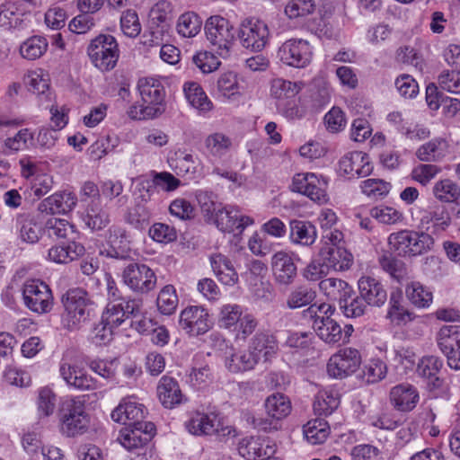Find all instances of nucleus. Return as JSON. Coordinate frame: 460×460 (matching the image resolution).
<instances>
[{
    "label": "nucleus",
    "mask_w": 460,
    "mask_h": 460,
    "mask_svg": "<svg viewBox=\"0 0 460 460\" xmlns=\"http://www.w3.org/2000/svg\"><path fill=\"white\" fill-rule=\"evenodd\" d=\"M405 293L410 302L419 308L429 307L432 303V292L420 282L413 281L406 286Z\"/></svg>",
    "instance_id": "nucleus-47"
},
{
    "label": "nucleus",
    "mask_w": 460,
    "mask_h": 460,
    "mask_svg": "<svg viewBox=\"0 0 460 460\" xmlns=\"http://www.w3.org/2000/svg\"><path fill=\"white\" fill-rule=\"evenodd\" d=\"M271 268L275 281L281 286L291 285L297 276V268L292 256L283 251L272 256Z\"/></svg>",
    "instance_id": "nucleus-20"
},
{
    "label": "nucleus",
    "mask_w": 460,
    "mask_h": 460,
    "mask_svg": "<svg viewBox=\"0 0 460 460\" xmlns=\"http://www.w3.org/2000/svg\"><path fill=\"white\" fill-rule=\"evenodd\" d=\"M278 57L288 66L305 67L311 61L312 50L306 40L291 39L279 47Z\"/></svg>",
    "instance_id": "nucleus-14"
},
{
    "label": "nucleus",
    "mask_w": 460,
    "mask_h": 460,
    "mask_svg": "<svg viewBox=\"0 0 460 460\" xmlns=\"http://www.w3.org/2000/svg\"><path fill=\"white\" fill-rule=\"evenodd\" d=\"M59 374L67 385L75 389L94 390L99 387L98 382L95 379L65 358L59 363Z\"/></svg>",
    "instance_id": "nucleus-17"
},
{
    "label": "nucleus",
    "mask_w": 460,
    "mask_h": 460,
    "mask_svg": "<svg viewBox=\"0 0 460 460\" xmlns=\"http://www.w3.org/2000/svg\"><path fill=\"white\" fill-rule=\"evenodd\" d=\"M56 399L57 396L50 387H41L39 390L37 400L39 414L43 417L50 416L56 407Z\"/></svg>",
    "instance_id": "nucleus-58"
},
{
    "label": "nucleus",
    "mask_w": 460,
    "mask_h": 460,
    "mask_svg": "<svg viewBox=\"0 0 460 460\" xmlns=\"http://www.w3.org/2000/svg\"><path fill=\"white\" fill-rule=\"evenodd\" d=\"M49 75L42 69L31 71L26 76V84L31 92L43 94L49 89Z\"/></svg>",
    "instance_id": "nucleus-61"
},
{
    "label": "nucleus",
    "mask_w": 460,
    "mask_h": 460,
    "mask_svg": "<svg viewBox=\"0 0 460 460\" xmlns=\"http://www.w3.org/2000/svg\"><path fill=\"white\" fill-rule=\"evenodd\" d=\"M314 10V0H291L285 7V13L289 19H296L311 14Z\"/></svg>",
    "instance_id": "nucleus-59"
},
{
    "label": "nucleus",
    "mask_w": 460,
    "mask_h": 460,
    "mask_svg": "<svg viewBox=\"0 0 460 460\" xmlns=\"http://www.w3.org/2000/svg\"><path fill=\"white\" fill-rule=\"evenodd\" d=\"M205 34L213 52L224 58L229 56L234 32L227 19L219 15L209 17L205 23Z\"/></svg>",
    "instance_id": "nucleus-5"
},
{
    "label": "nucleus",
    "mask_w": 460,
    "mask_h": 460,
    "mask_svg": "<svg viewBox=\"0 0 460 460\" xmlns=\"http://www.w3.org/2000/svg\"><path fill=\"white\" fill-rule=\"evenodd\" d=\"M387 243L390 250L398 256L412 258L430 251L434 245V239L424 232L403 229L390 234Z\"/></svg>",
    "instance_id": "nucleus-2"
},
{
    "label": "nucleus",
    "mask_w": 460,
    "mask_h": 460,
    "mask_svg": "<svg viewBox=\"0 0 460 460\" xmlns=\"http://www.w3.org/2000/svg\"><path fill=\"white\" fill-rule=\"evenodd\" d=\"M332 314L323 315V320L316 323V334L327 344H336L342 340L343 332L341 325L331 318Z\"/></svg>",
    "instance_id": "nucleus-35"
},
{
    "label": "nucleus",
    "mask_w": 460,
    "mask_h": 460,
    "mask_svg": "<svg viewBox=\"0 0 460 460\" xmlns=\"http://www.w3.org/2000/svg\"><path fill=\"white\" fill-rule=\"evenodd\" d=\"M315 297L316 292L314 288L306 285H299L289 292L286 305L289 309H298L311 305Z\"/></svg>",
    "instance_id": "nucleus-43"
},
{
    "label": "nucleus",
    "mask_w": 460,
    "mask_h": 460,
    "mask_svg": "<svg viewBox=\"0 0 460 460\" xmlns=\"http://www.w3.org/2000/svg\"><path fill=\"white\" fill-rule=\"evenodd\" d=\"M212 322L207 309L201 306L191 305L181 311L180 326L190 336H199L212 328Z\"/></svg>",
    "instance_id": "nucleus-12"
},
{
    "label": "nucleus",
    "mask_w": 460,
    "mask_h": 460,
    "mask_svg": "<svg viewBox=\"0 0 460 460\" xmlns=\"http://www.w3.org/2000/svg\"><path fill=\"white\" fill-rule=\"evenodd\" d=\"M146 407L130 399H124L112 411L111 419L125 427L135 425H145L147 421H144L146 417Z\"/></svg>",
    "instance_id": "nucleus-19"
},
{
    "label": "nucleus",
    "mask_w": 460,
    "mask_h": 460,
    "mask_svg": "<svg viewBox=\"0 0 460 460\" xmlns=\"http://www.w3.org/2000/svg\"><path fill=\"white\" fill-rule=\"evenodd\" d=\"M437 340L443 354L451 353L456 348H460V332L458 327L454 325L441 327Z\"/></svg>",
    "instance_id": "nucleus-49"
},
{
    "label": "nucleus",
    "mask_w": 460,
    "mask_h": 460,
    "mask_svg": "<svg viewBox=\"0 0 460 460\" xmlns=\"http://www.w3.org/2000/svg\"><path fill=\"white\" fill-rule=\"evenodd\" d=\"M238 38L244 49L261 51L269 42L270 31L263 21L254 18L246 19L240 25Z\"/></svg>",
    "instance_id": "nucleus-9"
},
{
    "label": "nucleus",
    "mask_w": 460,
    "mask_h": 460,
    "mask_svg": "<svg viewBox=\"0 0 460 460\" xmlns=\"http://www.w3.org/2000/svg\"><path fill=\"white\" fill-rule=\"evenodd\" d=\"M372 170L369 158L363 152L348 153L339 161V172L349 178L366 177L371 173Z\"/></svg>",
    "instance_id": "nucleus-18"
},
{
    "label": "nucleus",
    "mask_w": 460,
    "mask_h": 460,
    "mask_svg": "<svg viewBox=\"0 0 460 460\" xmlns=\"http://www.w3.org/2000/svg\"><path fill=\"white\" fill-rule=\"evenodd\" d=\"M387 317L396 325H405L414 319V314L402 305V295L392 293Z\"/></svg>",
    "instance_id": "nucleus-42"
},
{
    "label": "nucleus",
    "mask_w": 460,
    "mask_h": 460,
    "mask_svg": "<svg viewBox=\"0 0 460 460\" xmlns=\"http://www.w3.org/2000/svg\"><path fill=\"white\" fill-rule=\"evenodd\" d=\"M60 430L66 437H75L87 431L90 416L84 401L74 397L63 402L59 410Z\"/></svg>",
    "instance_id": "nucleus-3"
},
{
    "label": "nucleus",
    "mask_w": 460,
    "mask_h": 460,
    "mask_svg": "<svg viewBox=\"0 0 460 460\" xmlns=\"http://www.w3.org/2000/svg\"><path fill=\"white\" fill-rule=\"evenodd\" d=\"M210 263L219 281L226 286H234L238 281V274L231 261L221 253L210 256Z\"/></svg>",
    "instance_id": "nucleus-32"
},
{
    "label": "nucleus",
    "mask_w": 460,
    "mask_h": 460,
    "mask_svg": "<svg viewBox=\"0 0 460 460\" xmlns=\"http://www.w3.org/2000/svg\"><path fill=\"white\" fill-rule=\"evenodd\" d=\"M257 365L254 356L251 354L249 349L241 350L234 347L227 349L225 358V367L231 373H243L254 368Z\"/></svg>",
    "instance_id": "nucleus-31"
},
{
    "label": "nucleus",
    "mask_w": 460,
    "mask_h": 460,
    "mask_svg": "<svg viewBox=\"0 0 460 460\" xmlns=\"http://www.w3.org/2000/svg\"><path fill=\"white\" fill-rule=\"evenodd\" d=\"M157 396L162 405L167 409H172L184 401L178 382L168 376H164L158 382Z\"/></svg>",
    "instance_id": "nucleus-25"
},
{
    "label": "nucleus",
    "mask_w": 460,
    "mask_h": 460,
    "mask_svg": "<svg viewBox=\"0 0 460 460\" xmlns=\"http://www.w3.org/2000/svg\"><path fill=\"white\" fill-rule=\"evenodd\" d=\"M422 225H432L433 233L443 232L451 225L452 218L448 209L443 205H434L426 209L421 217Z\"/></svg>",
    "instance_id": "nucleus-33"
},
{
    "label": "nucleus",
    "mask_w": 460,
    "mask_h": 460,
    "mask_svg": "<svg viewBox=\"0 0 460 460\" xmlns=\"http://www.w3.org/2000/svg\"><path fill=\"white\" fill-rule=\"evenodd\" d=\"M301 90L297 83L282 78L274 79L270 86V93L276 99H290L295 97Z\"/></svg>",
    "instance_id": "nucleus-54"
},
{
    "label": "nucleus",
    "mask_w": 460,
    "mask_h": 460,
    "mask_svg": "<svg viewBox=\"0 0 460 460\" xmlns=\"http://www.w3.org/2000/svg\"><path fill=\"white\" fill-rule=\"evenodd\" d=\"M432 194L440 202H456L460 198V186L451 179H442L433 185Z\"/></svg>",
    "instance_id": "nucleus-40"
},
{
    "label": "nucleus",
    "mask_w": 460,
    "mask_h": 460,
    "mask_svg": "<svg viewBox=\"0 0 460 460\" xmlns=\"http://www.w3.org/2000/svg\"><path fill=\"white\" fill-rule=\"evenodd\" d=\"M84 254V247L74 241L55 244L48 251V260L58 264H67Z\"/></svg>",
    "instance_id": "nucleus-30"
},
{
    "label": "nucleus",
    "mask_w": 460,
    "mask_h": 460,
    "mask_svg": "<svg viewBox=\"0 0 460 460\" xmlns=\"http://www.w3.org/2000/svg\"><path fill=\"white\" fill-rule=\"evenodd\" d=\"M201 25L202 22L195 13H184L178 19L177 31L182 37L192 38L199 32Z\"/></svg>",
    "instance_id": "nucleus-50"
},
{
    "label": "nucleus",
    "mask_w": 460,
    "mask_h": 460,
    "mask_svg": "<svg viewBox=\"0 0 460 460\" xmlns=\"http://www.w3.org/2000/svg\"><path fill=\"white\" fill-rule=\"evenodd\" d=\"M362 192L369 198L378 199L390 190V184L380 179H367L361 182Z\"/></svg>",
    "instance_id": "nucleus-62"
},
{
    "label": "nucleus",
    "mask_w": 460,
    "mask_h": 460,
    "mask_svg": "<svg viewBox=\"0 0 460 460\" xmlns=\"http://www.w3.org/2000/svg\"><path fill=\"white\" fill-rule=\"evenodd\" d=\"M248 349L258 364L261 359L270 360L277 354L279 346L274 335L258 332L251 340Z\"/></svg>",
    "instance_id": "nucleus-24"
},
{
    "label": "nucleus",
    "mask_w": 460,
    "mask_h": 460,
    "mask_svg": "<svg viewBox=\"0 0 460 460\" xmlns=\"http://www.w3.org/2000/svg\"><path fill=\"white\" fill-rule=\"evenodd\" d=\"M183 91L189 103L200 112L209 111L213 108L211 101L199 84L187 82L184 84Z\"/></svg>",
    "instance_id": "nucleus-38"
},
{
    "label": "nucleus",
    "mask_w": 460,
    "mask_h": 460,
    "mask_svg": "<svg viewBox=\"0 0 460 460\" xmlns=\"http://www.w3.org/2000/svg\"><path fill=\"white\" fill-rule=\"evenodd\" d=\"M204 146L208 155L220 158L232 147V140L224 133L215 132L205 138Z\"/></svg>",
    "instance_id": "nucleus-44"
},
{
    "label": "nucleus",
    "mask_w": 460,
    "mask_h": 460,
    "mask_svg": "<svg viewBox=\"0 0 460 460\" xmlns=\"http://www.w3.org/2000/svg\"><path fill=\"white\" fill-rule=\"evenodd\" d=\"M340 404V398L332 392H320L314 402V411L318 415H330Z\"/></svg>",
    "instance_id": "nucleus-52"
},
{
    "label": "nucleus",
    "mask_w": 460,
    "mask_h": 460,
    "mask_svg": "<svg viewBox=\"0 0 460 460\" xmlns=\"http://www.w3.org/2000/svg\"><path fill=\"white\" fill-rule=\"evenodd\" d=\"M92 65L102 72L112 70L119 60V49L116 39L110 34H100L86 49Z\"/></svg>",
    "instance_id": "nucleus-4"
},
{
    "label": "nucleus",
    "mask_w": 460,
    "mask_h": 460,
    "mask_svg": "<svg viewBox=\"0 0 460 460\" xmlns=\"http://www.w3.org/2000/svg\"><path fill=\"white\" fill-rule=\"evenodd\" d=\"M155 425L146 422L145 425H135L123 428L119 431L118 441L128 450L142 448L155 435Z\"/></svg>",
    "instance_id": "nucleus-16"
},
{
    "label": "nucleus",
    "mask_w": 460,
    "mask_h": 460,
    "mask_svg": "<svg viewBox=\"0 0 460 460\" xmlns=\"http://www.w3.org/2000/svg\"><path fill=\"white\" fill-rule=\"evenodd\" d=\"M447 143L444 139H433L420 146L416 155L421 161H438L447 155Z\"/></svg>",
    "instance_id": "nucleus-45"
},
{
    "label": "nucleus",
    "mask_w": 460,
    "mask_h": 460,
    "mask_svg": "<svg viewBox=\"0 0 460 460\" xmlns=\"http://www.w3.org/2000/svg\"><path fill=\"white\" fill-rule=\"evenodd\" d=\"M360 364L359 351L353 348H344L330 358L327 373L332 377L342 379L355 373Z\"/></svg>",
    "instance_id": "nucleus-11"
},
{
    "label": "nucleus",
    "mask_w": 460,
    "mask_h": 460,
    "mask_svg": "<svg viewBox=\"0 0 460 460\" xmlns=\"http://www.w3.org/2000/svg\"><path fill=\"white\" fill-rule=\"evenodd\" d=\"M124 186L120 181L107 180L101 184V191L104 198L109 200L117 199L119 207L126 205L128 201V197L122 195Z\"/></svg>",
    "instance_id": "nucleus-56"
},
{
    "label": "nucleus",
    "mask_w": 460,
    "mask_h": 460,
    "mask_svg": "<svg viewBox=\"0 0 460 460\" xmlns=\"http://www.w3.org/2000/svg\"><path fill=\"white\" fill-rule=\"evenodd\" d=\"M85 225L92 230H102L110 223V217L98 200H90L84 217Z\"/></svg>",
    "instance_id": "nucleus-37"
},
{
    "label": "nucleus",
    "mask_w": 460,
    "mask_h": 460,
    "mask_svg": "<svg viewBox=\"0 0 460 460\" xmlns=\"http://www.w3.org/2000/svg\"><path fill=\"white\" fill-rule=\"evenodd\" d=\"M101 321L113 329L120 326L126 321L122 302H110L102 314Z\"/></svg>",
    "instance_id": "nucleus-57"
},
{
    "label": "nucleus",
    "mask_w": 460,
    "mask_h": 460,
    "mask_svg": "<svg viewBox=\"0 0 460 460\" xmlns=\"http://www.w3.org/2000/svg\"><path fill=\"white\" fill-rule=\"evenodd\" d=\"M181 184V181L167 172L155 173L153 181L146 180L138 183V190L141 192L140 198L144 202H147L154 192L155 187H159L165 191H172Z\"/></svg>",
    "instance_id": "nucleus-26"
},
{
    "label": "nucleus",
    "mask_w": 460,
    "mask_h": 460,
    "mask_svg": "<svg viewBox=\"0 0 460 460\" xmlns=\"http://www.w3.org/2000/svg\"><path fill=\"white\" fill-rule=\"evenodd\" d=\"M330 434V427L323 419L309 420L304 426V435L312 445L323 443Z\"/></svg>",
    "instance_id": "nucleus-46"
},
{
    "label": "nucleus",
    "mask_w": 460,
    "mask_h": 460,
    "mask_svg": "<svg viewBox=\"0 0 460 460\" xmlns=\"http://www.w3.org/2000/svg\"><path fill=\"white\" fill-rule=\"evenodd\" d=\"M329 270L343 271L349 270L353 263L352 254L344 247H329L324 245L319 252Z\"/></svg>",
    "instance_id": "nucleus-29"
},
{
    "label": "nucleus",
    "mask_w": 460,
    "mask_h": 460,
    "mask_svg": "<svg viewBox=\"0 0 460 460\" xmlns=\"http://www.w3.org/2000/svg\"><path fill=\"white\" fill-rule=\"evenodd\" d=\"M290 241L303 246H311L314 243L317 232L315 226L308 221L292 220L290 222Z\"/></svg>",
    "instance_id": "nucleus-34"
},
{
    "label": "nucleus",
    "mask_w": 460,
    "mask_h": 460,
    "mask_svg": "<svg viewBox=\"0 0 460 460\" xmlns=\"http://www.w3.org/2000/svg\"><path fill=\"white\" fill-rule=\"evenodd\" d=\"M77 204V197L70 191L56 192L44 199L38 207L42 213L66 214L75 208Z\"/></svg>",
    "instance_id": "nucleus-23"
},
{
    "label": "nucleus",
    "mask_w": 460,
    "mask_h": 460,
    "mask_svg": "<svg viewBox=\"0 0 460 460\" xmlns=\"http://www.w3.org/2000/svg\"><path fill=\"white\" fill-rule=\"evenodd\" d=\"M124 284L136 293H147L154 289L156 277L154 271L145 264L130 262L122 271Z\"/></svg>",
    "instance_id": "nucleus-10"
},
{
    "label": "nucleus",
    "mask_w": 460,
    "mask_h": 460,
    "mask_svg": "<svg viewBox=\"0 0 460 460\" xmlns=\"http://www.w3.org/2000/svg\"><path fill=\"white\" fill-rule=\"evenodd\" d=\"M340 308L346 317L356 318L365 314L367 306L362 297L352 294H348L339 302Z\"/></svg>",
    "instance_id": "nucleus-51"
},
{
    "label": "nucleus",
    "mask_w": 460,
    "mask_h": 460,
    "mask_svg": "<svg viewBox=\"0 0 460 460\" xmlns=\"http://www.w3.org/2000/svg\"><path fill=\"white\" fill-rule=\"evenodd\" d=\"M242 308L236 304H226L220 307L218 323L220 327L230 329L236 326L242 317Z\"/></svg>",
    "instance_id": "nucleus-55"
},
{
    "label": "nucleus",
    "mask_w": 460,
    "mask_h": 460,
    "mask_svg": "<svg viewBox=\"0 0 460 460\" xmlns=\"http://www.w3.org/2000/svg\"><path fill=\"white\" fill-rule=\"evenodd\" d=\"M358 286L359 295L366 305L380 307L386 302L387 292L379 280L364 276L358 279Z\"/></svg>",
    "instance_id": "nucleus-21"
},
{
    "label": "nucleus",
    "mask_w": 460,
    "mask_h": 460,
    "mask_svg": "<svg viewBox=\"0 0 460 460\" xmlns=\"http://www.w3.org/2000/svg\"><path fill=\"white\" fill-rule=\"evenodd\" d=\"M327 180L314 172H300L293 177L291 190L308 197L311 200L324 204L328 201Z\"/></svg>",
    "instance_id": "nucleus-8"
},
{
    "label": "nucleus",
    "mask_w": 460,
    "mask_h": 460,
    "mask_svg": "<svg viewBox=\"0 0 460 460\" xmlns=\"http://www.w3.org/2000/svg\"><path fill=\"white\" fill-rule=\"evenodd\" d=\"M213 220L220 231L234 234H242L254 222L252 217L242 215L239 208L232 206H222Z\"/></svg>",
    "instance_id": "nucleus-15"
},
{
    "label": "nucleus",
    "mask_w": 460,
    "mask_h": 460,
    "mask_svg": "<svg viewBox=\"0 0 460 460\" xmlns=\"http://www.w3.org/2000/svg\"><path fill=\"white\" fill-rule=\"evenodd\" d=\"M438 83L441 89L452 93H460V71L444 70L438 75Z\"/></svg>",
    "instance_id": "nucleus-64"
},
{
    "label": "nucleus",
    "mask_w": 460,
    "mask_h": 460,
    "mask_svg": "<svg viewBox=\"0 0 460 460\" xmlns=\"http://www.w3.org/2000/svg\"><path fill=\"white\" fill-rule=\"evenodd\" d=\"M150 217L149 209L144 205L137 204L128 212L126 222L137 229H143L148 226Z\"/></svg>",
    "instance_id": "nucleus-60"
},
{
    "label": "nucleus",
    "mask_w": 460,
    "mask_h": 460,
    "mask_svg": "<svg viewBox=\"0 0 460 460\" xmlns=\"http://www.w3.org/2000/svg\"><path fill=\"white\" fill-rule=\"evenodd\" d=\"M157 308L164 314H172L178 305V296L175 288L167 285L159 292L156 299Z\"/></svg>",
    "instance_id": "nucleus-53"
},
{
    "label": "nucleus",
    "mask_w": 460,
    "mask_h": 460,
    "mask_svg": "<svg viewBox=\"0 0 460 460\" xmlns=\"http://www.w3.org/2000/svg\"><path fill=\"white\" fill-rule=\"evenodd\" d=\"M49 43L42 36H32L20 46V54L23 58L35 60L40 58L48 49Z\"/></svg>",
    "instance_id": "nucleus-48"
},
{
    "label": "nucleus",
    "mask_w": 460,
    "mask_h": 460,
    "mask_svg": "<svg viewBox=\"0 0 460 460\" xmlns=\"http://www.w3.org/2000/svg\"><path fill=\"white\" fill-rule=\"evenodd\" d=\"M267 418L259 419L256 427L264 431L277 430L279 421L291 412V402L288 396L275 393L268 396L264 402Z\"/></svg>",
    "instance_id": "nucleus-7"
},
{
    "label": "nucleus",
    "mask_w": 460,
    "mask_h": 460,
    "mask_svg": "<svg viewBox=\"0 0 460 460\" xmlns=\"http://www.w3.org/2000/svg\"><path fill=\"white\" fill-rule=\"evenodd\" d=\"M43 231L49 237L57 239L72 240L75 235V226L67 220L58 217L49 218L44 224Z\"/></svg>",
    "instance_id": "nucleus-41"
},
{
    "label": "nucleus",
    "mask_w": 460,
    "mask_h": 460,
    "mask_svg": "<svg viewBox=\"0 0 460 460\" xmlns=\"http://www.w3.org/2000/svg\"><path fill=\"white\" fill-rule=\"evenodd\" d=\"M137 86L146 105L164 108L165 91L159 80L152 77L141 78L138 80Z\"/></svg>",
    "instance_id": "nucleus-28"
},
{
    "label": "nucleus",
    "mask_w": 460,
    "mask_h": 460,
    "mask_svg": "<svg viewBox=\"0 0 460 460\" xmlns=\"http://www.w3.org/2000/svg\"><path fill=\"white\" fill-rule=\"evenodd\" d=\"M390 402L400 411H411L419 402V393L413 385L401 384L391 389Z\"/></svg>",
    "instance_id": "nucleus-27"
},
{
    "label": "nucleus",
    "mask_w": 460,
    "mask_h": 460,
    "mask_svg": "<svg viewBox=\"0 0 460 460\" xmlns=\"http://www.w3.org/2000/svg\"><path fill=\"white\" fill-rule=\"evenodd\" d=\"M25 306L36 314H47L53 307V296L49 287L40 279H30L22 285Z\"/></svg>",
    "instance_id": "nucleus-6"
},
{
    "label": "nucleus",
    "mask_w": 460,
    "mask_h": 460,
    "mask_svg": "<svg viewBox=\"0 0 460 460\" xmlns=\"http://www.w3.org/2000/svg\"><path fill=\"white\" fill-rule=\"evenodd\" d=\"M185 427L190 434L195 436L216 435L222 438L230 435L232 431L230 427H220V422L216 415L199 411L191 415L186 421Z\"/></svg>",
    "instance_id": "nucleus-13"
},
{
    "label": "nucleus",
    "mask_w": 460,
    "mask_h": 460,
    "mask_svg": "<svg viewBox=\"0 0 460 460\" xmlns=\"http://www.w3.org/2000/svg\"><path fill=\"white\" fill-rule=\"evenodd\" d=\"M61 303L64 308L61 325L64 329L69 332L79 330L89 320L93 303L84 289H68L62 296Z\"/></svg>",
    "instance_id": "nucleus-1"
},
{
    "label": "nucleus",
    "mask_w": 460,
    "mask_h": 460,
    "mask_svg": "<svg viewBox=\"0 0 460 460\" xmlns=\"http://www.w3.org/2000/svg\"><path fill=\"white\" fill-rule=\"evenodd\" d=\"M14 228L21 242L37 243L42 234L43 227L36 217L29 213L18 214L15 217Z\"/></svg>",
    "instance_id": "nucleus-22"
},
{
    "label": "nucleus",
    "mask_w": 460,
    "mask_h": 460,
    "mask_svg": "<svg viewBox=\"0 0 460 460\" xmlns=\"http://www.w3.org/2000/svg\"><path fill=\"white\" fill-rule=\"evenodd\" d=\"M320 290L331 300L340 302L348 294L353 293V288L346 281L336 279L328 278L323 279L319 283Z\"/></svg>",
    "instance_id": "nucleus-39"
},
{
    "label": "nucleus",
    "mask_w": 460,
    "mask_h": 460,
    "mask_svg": "<svg viewBox=\"0 0 460 460\" xmlns=\"http://www.w3.org/2000/svg\"><path fill=\"white\" fill-rule=\"evenodd\" d=\"M380 268L391 278L401 283L408 277L406 264L394 257L391 252H385L378 257Z\"/></svg>",
    "instance_id": "nucleus-36"
},
{
    "label": "nucleus",
    "mask_w": 460,
    "mask_h": 460,
    "mask_svg": "<svg viewBox=\"0 0 460 460\" xmlns=\"http://www.w3.org/2000/svg\"><path fill=\"white\" fill-rule=\"evenodd\" d=\"M370 215L378 222L385 225H394L402 219V213L392 207H375L370 210Z\"/></svg>",
    "instance_id": "nucleus-63"
}]
</instances>
